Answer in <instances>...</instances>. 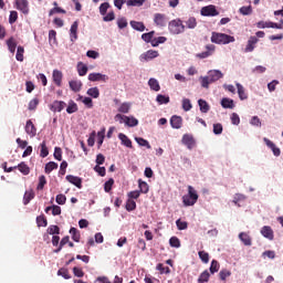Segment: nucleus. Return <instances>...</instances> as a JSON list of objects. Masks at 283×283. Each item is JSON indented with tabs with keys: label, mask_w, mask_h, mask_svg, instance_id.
Instances as JSON below:
<instances>
[{
	"label": "nucleus",
	"mask_w": 283,
	"mask_h": 283,
	"mask_svg": "<svg viewBox=\"0 0 283 283\" xmlns=\"http://www.w3.org/2000/svg\"><path fill=\"white\" fill-rule=\"evenodd\" d=\"M211 43H216L217 45H229V43H235V38L227 33L212 32Z\"/></svg>",
	"instance_id": "nucleus-1"
},
{
	"label": "nucleus",
	"mask_w": 283,
	"mask_h": 283,
	"mask_svg": "<svg viewBox=\"0 0 283 283\" xmlns=\"http://www.w3.org/2000/svg\"><path fill=\"white\" fill-rule=\"evenodd\" d=\"M198 191L192 186H188V193L182 197V203L185 207H193L198 202Z\"/></svg>",
	"instance_id": "nucleus-2"
},
{
	"label": "nucleus",
	"mask_w": 283,
	"mask_h": 283,
	"mask_svg": "<svg viewBox=\"0 0 283 283\" xmlns=\"http://www.w3.org/2000/svg\"><path fill=\"white\" fill-rule=\"evenodd\" d=\"M168 30L170 34H182V32L186 30V27L182 24V20L175 19L168 23Z\"/></svg>",
	"instance_id": "nucleus-3"
},
{
	"label": "nucleus",
	"mask_w": 283,
	"mask_h": 283,
	"mask_svg": "<svg viewBox=\"0 0 283 283\" xmlns=\"http://www.w3.org/2000/svg\"><path fill=\"white\" fill-rule=\"evenodd\" d=\"M200 14L201 17H218V14H220V11L216 8V6L210 4L201 8Z\"/></svg>",
	"instance_id": "nucleus-4"
},
{
	"label": "nucleus",
	"mask_w": 283,
	"mask_h": 283,
	"mask_svg": "<svg viewBox=\"0 0 283 283\" xmlns=\"http://www.w3.org/2000/svg\"><path fill=\"white\" fill-rule=\"evenodd\" d=\"M154 23L157 28H165L169 23V18L165 13H155Z\"/></svg>",
	"instance_id": "nucleus-5"
},
{
	"label": "nucleus",
	"mask_w": 283,
	"mask_h": 283,
	"mask_svg": "<svg viewBox=\"0 0 283 283\" xmlns=\"http://www.w3.org/2000/svg\"><path fill=\"white\" fill-rule=\"evenodd\" d=\"M88 81H91L92 83H107V81H109V76L102 73H91L88 74Z\"/></svg>",
	"instance_id": "nucleus-6"
},
{
	"label": "nucleus",
	"mask_w": 283,
	"mask_h": 283,
	"mask_svg": "<svg viewBox=\"0 0 283 283\" xmlns=\"http://www.w3.org/2000/svg\"><path fill=\"white\" fill-rule=\"evenodd\" d=\"M15 4L17 10H20V12H22L23 14H28L30 12V3L28 2V0H17Z\"/></svg>",
	"instance_id": "nucleus-7"
},
{
	"label": "nucleus",
	"mask_w": 283,
	"mask_h": 283,
	"mask_svg": "<svg viewBox=\"0 0 283 283\" xmlns=\"http://www.w3.org/2000/svg\"><path fill=\"white\" fill-rule=\"evenodd\" d=\"M24 129L28 136H30V138H34V136H36V126H34V123H32V119L27 120Z\"/></svg>",
	"instance_id": "nucleus-8"
},
{
	"label": "nucleus",
	"mask_w": 283,
	"mask_h": 283,
	"mask_svg": "<svg viewBox=\"0 0 283 283\" xmlns=\"http://www.w3.org/2000/svg\"><path fill=\"white\" fill-rule=\"evenodd\" d=\"M66 180L67 182H71V185H74V187H77V189H83V179H81V177L67 175Z\"/></svg>",
	"instance_id": "nucleus-9"
},
{
	"label": "nucleus",
	"mask_w": 283,
	"mask_h": 283,
	"mask_svg": "<svg viewBox=\"0 0 283 283\" xmlns=\"http://www.w3.org/2000/svg\"><path fill=\"white\" fill-rule=\"evenodd\" d=\"M206 50L207 51L197 54V57L198 59H209V56H211V54H213V52H216V45L208 44V45H206Z\"/></svg>",
	"instance_id": "nucleus-10"
},
{
	"label": "nucleus",
	"mask_w": 283,
	"mask_h": 283,
	"mask_svg": "<svg viewBox=\"0 0 283 283\" xmlns=\"http://www.w3.org/2000/svg\"><path fill=\"white\" fill-rule=\"evenodd\" d=\"M53 83L57 86L61 87L63 83V72L59 70H54L52 74Z\"/></svg>",
	"instance_id": "nucleus-11"
},
{
	"label": "nucleus",
	"mask_w": 283,
	"mask_h": 283,
	"mask_svg": "<svg viewBox=\"0 0 283 283\" xmlns=\"http://www.w3.org/2000/svg\"><path fill=\"white\" fill-rule=\"evenodd\" d=\"M70 36L72 43H74L76 39H78V21L73 22V24L71 25Z\"/></svg>",
	"instance_id": "nucleus-12"
},
{
	"label": "nucleus",
	"mask_w": 283,
	"mask_h": 283,
	"mask_svg": "<svg viewBox=\"0 0 283 283\" xmlns=\"http://www.w3.org/2000/svg\"><path fill=\"white\" fill-rule=\"evenodd\" d=\"M158 51L148 50L147 52L140 55V61H151L153 59H157Z\"/></svg>",
	"instance_id": "nucleus-13"
},
{
	"label": "nucleus",
	"mask_w": 283,
	"mask_h": 283,
	"mask_svg": "<svg viewBox=\"0 0 283 283\" xmlns=\"http://www.w3.org/2000/svg\"><path fill=\"white\" fill-rule=\"evenodd\" d=\"M182 144L186 145V147H188L189 149H191L192 147H196V139H193V136L191 135H184L182 136Z\"/></svg>",
	"instance_id": "nucleus-14"
},
{
	"label": "nucleus",
	"mask_w": 283,
	"mask_h": 283,
	"mask_svg": "<svg viewBox=\"0 0 283 283\" xmlns=\"http://www.w3.org/2000/svg\"><path fill=\"white\" fill-rule=\"evenodd\" d=\"M259 41L260 40L258 39V36H250V39L248 40V44L244 49V52H253L255 50V44Z\"/></svg>",
	"instance_id": "nucleus-15"
},
{
	"label": "nucleus",
	"mask_w": 283,
	"mask_h": 283,
	"mask_svg": "<svg viewBox=\"0 0 283 283\" xmlns=\"http://www.w3.org/2000/svg\"><path fill=\"white\" fill-rule=\"evenodd\" d=\"M223 74L219 70L209 71L208 78H210V83H216V81H220Z\"/></svg>",
	"instance_id": "nucleus-16"
},
{
	"label": "nucleus",
	"mask_w": 283,
	"mask_h": 283,
	"mask_svg": "<svg viewBox=\"0 0 283 283\" xmlns=\"http://www.w3.org/2000/svg\"><path fill=\"white\" fill-rule=\"evenodd\" d=\"M261 234L263 235V238H266L268 240H273V238H275L273 229L269 226H264L261 229Z\"/></svg>",
	"instance_id": "nucleus-17"
},
{
	"label": "nucleus",
	"mask_w": 283,
	"mask_h": 283,
	"mask_svg": "<svg viewBox=\"0 0 283 283\" xmlns=\"http://www.w3.org/2000/svg\"><path fill=\"white\" fill-rule=\"evenodd\" d=\"M170 125L174 129H180V127H182V117L174 115L170 118Z\"/></svg>",
	"instance_id": "nucleus-18"
},
{
	"label": "nucleus",
	"mask_w": 283,
	"mask_h": 283,
	"mask_svg": "<svg viewBox=\"0 0 283 283\" xmlns=\"http://www.w3.org/2000/svg\"><path fill=\"white\" fill-rule=\"evenodd\" d=\"M118 138H119L122 145H124V147H128V149H132V147H134L132 145V139H129V137H127V135L119 133Z\"/></svg>",
	"instance_id": "nucleus-19"
},
{
	"label": "nucleus",
	"mask_w": 283,
	"mask_h": 283,
	"mask_svg": "<svg viewBox=\"0 0 283 283\" xmlns=\"http://www.w3.org/2000/svg\"><path fill=\"white\" fill-rule=\"evenodd\" d=\"M65 102L55 101L51 105V112H63V109H65Z\"/></svg>",
	"instance_id": "nucleus-20"
},
{
	"label": "nucleus",
	"mask_w": 283,
	"mask_h": 283,
	"mask_svg": "<svg viewBox=\"0 0 283 283\" xmlns=\"http://www.w3.org/2000/svg\"><path fill=\"white\" fill-rule=\"evenodd\" d=\"M7 48L9 50V52H11V54H14V52H17V40L14 38H9L7 40Z\"/></svg>",
	"instance_id": "nucleus-21"
},
{
	"label": "nucleus",
	"mask_w": 283,
	"mask_h": 283,
	"mask_svg": "<svg viewBox=\"0 0 283 283\" xmlns=\"http://www.w3.org/2000/svg\"><path fill=\"white\" fill-rule=\"evenodd\" d=\"M14 169H19L20 172L23 174V176H28L30 174V167L25 161L20 163L18 166H14Z\"/></svg>",
	"instance_id": "nucleus-22"
},
{
	"label": "nucleus",
	"mask_w": 283,
	"mask_h": 283,
	"mask_svg": "<svg viewBox=\"0 0 283 283\" xmlns=\"http://www.w3.org/2000/svg\"><path fill=\"white\" fill-rule=\"evenodd\" d=\"M70 88L72 90V92H78L82 87H83V82L78 81V80H73L71 82H69Z\"/></svg>",
	"instance_id": "nucleus-23"
},
{
	"label": "nucleus",
	"mask_w": 283,
	"mask_h": 283,
	"mask_svg": "<svg viewBox=\"0 0 283 283\" xmlns=\"http://www.w3.org/2000/svg\"><path fill=\"white\" fill-rule=\"evenodd\" d=\"M239 240H241L245 247H251L252 244L251 237L247 232H241L239 234Z\"/></svg>",
	"instance_id": "nucleus-24"
},
{
	"label": "nucleus",
	"mask_w": 283,
	"mask_h": 283,
	"mask_svg": "<svg viewBox=\"0 0 283 283\" xmlns=\"http://www.w3.org/2000/svg\"><path fill=\"white\" fill-rule=\"evenodd\" d=\"M34 190H28L23 196V205H30V201L34 200Z\"/></svg>",
	"instance_id": "nucleus-25"
},
{
	"label": "nucleus",
	"mask_w": 283,
	"mask_h": 283,
	"mask_svg": "<svg viewBox=\"0 0 283 283\" xmlns=\"http://www.w3.org/2000/svg\"><path fill=\"white\" fill-rule=\"evenodd\" d=\"M221 106L224 109H233V107H235V104H233V99H229L227 97L221 99Z\"/></svg>",
	"instance_id": "nucleus-26"
},
{
	"label": "nucleus",
	"mask_w": 283,
	"mask_h": 283,
	"mask_svg": "<svg viewBox=\"0 0 283 283\" xmlns=\"http://www.w3.org/2000/svg\"><path fill=\"white\" fill-rule=\"evenodd\" d=\"M138 187L140 193H149V184H147V181H143V179H139Z\"/></svg>",
	"instance_id": "nucleus-27"
},
{
	"label": "nucleus",
	"mask_w": 283,
	"mask_h": 283,
	"mask_svg": "<svg viewBox=\"0 0 283 283\" xmlns=\"http://www.w3.org/2000/svg\"><path fill=\"white\" fill-rule=\"evenodd\" d=\"M198 105H199L200 112L202 114H207L209 112V109H211V107L209 106V103H207V101H205V99H199Z\"/></svg>",
	"instance_id": "nucleus-28"
},
{
	"label": "nucleus",
	"mask_w": 283,
	"mask_h": 283,
	"mask_svg": "<svg viewBox=\"0 0 283 283\" xmlns=\"http://www.w3.org/2000/svg\"><path fill=\"white\" fill-rule=\"evenodd\" d=\"M148 85H149L150 90H153L154 92H160V83H158V80L151 77L148 81Z\"/></svg>",
	"instance_id": "nucleus-29"
},
{
	"label": "nucleus",
	"mask_w": 283,
	"mask_h": 283,
	"mask_svg": "<svg viewBox=\"0 0 283 283\" xmlns=\"http://www.w3.org/2000/svg\"><path fill=\"white\" fill-rule=\"evenodd\" d=\"M186 28H188V30H196V28H198V20H196L193 17H190L186 21Z\"/></svg>",
	"instance_id": "nucleus-30"
},
{
	"label": "nucleus",
	"mask_w": 283,
	"mask_h": 283,
	"mask_svg": "<svg viewBox=\"0 0 283 283\" xmlns=\"http://www.w3.org/2000/svg\"><path fill=\"white\" fill-rule=\"evenodd\" d=\"M210 277H211V274L209 273V270H206V271H203V272L199 275L197 282H198V283H207V282H209V279H210Z\"/></svg>",
	"instance_id": "nucleus-31"
},
{
	"label": "nucleus",
	"mask_w": 283,
	"mask_h": 283,
	"mask_svg": "<svg viewBox=\"0 0 283 283\" xmlns=\"http://www.w3.org/2000/svg\"><path fill=\"white\" fill-rule=\"evenodd\" d=\"M130 27L137 32H145V23L138 21H130Z\"/></svg>",
	"instance_id": "nucleus-32"
},
{
	"label": "nucleus",
	"mask_w": 283,
	"mask_h": 283,
	"mask_svg": "<svg viewBox=\"0 0 283 283\" xmlns=\"http://www.w3.org/2000/svg\"><path fill=\"white\" fill-rule=\"evenodd\" d=\"M87 65H85L83 62L77 63V74L78 76H85L87 74Z\"/></svg>",
	"instance_id": "nucleus-33"
},
{
	"label": "nucleus",
	"mask_w": 283,
	"mask_h": 283,
	"mask_svg": "<svg viewBox=\"0 0 283 283\" xmlns=\"http://www.w3.org/2000/svg\"><path fill=\"white\" fill-rule=\"evenodd\" d=\"M54 169H59V164H56L54 161H50L45 165L44 171H45V174H52V171H54Z\"/></svg>",
	"instance_id": "nucleus-34"
},
{
	"label": "nucleus",
	"mask_w": 283,
	"mask_h": 283,
	"mask_svg": "<svg viewBox=\"0 0 283 283\" xmlns=\"http://www.w3.org/2000/svg\"><path fill=\"white\" fill-rule=\"evenodd\" d=\"M135 140L139 145V147H146L147 149H151V145L147 139L143 137H136Z\"/></svg>",
	"instance_id": "nucleus-35"
},
{
	"label": "nucleus",
	"mask_w": 283,
	"mask_h": 283,
	"mask_svg": "<svg viewBox=\"0 0 283 283\" xmlns=\"http://www.w3.org/2000/svg\"><path fill=\"white\" fill-rule=\"evenodd\" d=\"M70 234L72 235V240H74V242H81V232H78L76 228H71Z\"/></svg>",
	"instance_id": "nucleus-36"
},
{
	"label": "nucleus",
	"mask_w": 283,
	"mask_h": 283,
	"mask_svg": "<svg viewBox=\"0 0 283 283\" xmlns=\"http://www.w3.org/2000/svg\"><path fill=\"white\" fill-rule=\"evenodd\" d=\"M143 3H145V0H126V6H128V8H140Z\"/></svg>",
	"instance_id": "nucleus-37"
},
{
	"label": "nucleus",
	"mask_w": 283,
	"mask_h": 283,
	"mask_svg": "<svg viewBox=\"0 0 283 283\" xmlns=\"http://www.w3.org/2000/svg\"><path fill=\"white\" fill-rule=\"evenodd\" d=\"M23 54H25V49L23 46L19 45L17 49L15 59L20 63H23Z\"/></svg>",
	"instance_id": "nucleus-38"
},
{
	"label": "nucleus",
	"mask_w": 283,
	"mask_h": 283,
	"mask_svg": "<svg viewBox=\"0 0 283 283\" xmlns=\"http://www.w3.org/2000/svg\"><path fill=\"white\" fill-rule=\"evenodd\" d=\"M237 90H238L239 98H241V101H247L248 96H247V93L244 92V86L238 83Z\"/></svg>",
	"instance_id": "nucleus-39"
},
{
	"label": "nucleus",
	"mask_w": 283,
	"mask_h": 283,
	"mask_svg": "<svg viewBox=\"0 0 283 283\" xmlns=\"http://www.w3.org/2000/svg\"><path fill=\"white\" fill-rule=\"evenodd\" d=\"M87 95L92 96V98H98L101 96V91H98V87H91L87 90Z\"/></svg>",
	"instance_id": "nucleus-40"
},
{
	"label": "nucleus",
	"mask_w": 283,
	"mask_h": 283,
	"mask_svg": "<svg viewBox=\"0 0 283 283\" xmlns=\"http://www.w3.org/2000/svg\"><path fill=\"white\" fill-rule=\"evenodd\" d=\"M125 125L127 127H136L138 125V119H136L135 117L126 116Z\"/></svg>",
	"instance_id": "nucleus-41"
},
{
	"label": "nucleus",
	"mask_w": 283,
	"mask_h": 283,
	"mask_svg": "<svg viewBox=\"0 0 283 283\" xmlns=\"http://www.w3.org/2000/svg\"><path fill=\"white\" fill-rule=\"evenodd\" d=\"M220 271V263L217 260H212L210 264V273L213 275Z\"/></svg>",
	"instance_id": "nucleus-42"
},
{
	"label": "nucleus",
	"mask_w": 283,
	"mask_h": 283,
	"mask_svg": "<svg viewBox=\"0 0 283 283\" xmlns=\"http://www.w3.org/2000/svg\"><path fill=\"white\" fill-rule=\"evenodd\" d=\"M156 101L159 105H167V103H169L170 99L169 96L167 95L158 94Z\"/></svg>",
	"instance_id": "nucleus-43"
},
{
	"label": "nucleus",
	"mask_w": 283,
	"mask_h": 283,
	"mask_svg": "<svg viewBox=\"0 0 283 283\" xmlns=\"http://www.w3.org/2000/svg\"><path fill=\"white\" fill-rule=\"evenodd\" d=\"M239 12L240 14H243V17H249V14H253V8L251 6L241 7Z\"/></svg>",
	"instance_id": "nucleus-44"
},
{
	"label": "nucleus",
	"mask_w": 283,
	"mask_h": 283,
	"mask_svg": "<svg viewBox=\"0 0 283 283\" xmlns=\"http://www.w3.org/2000/svg\"><path fill=\"white\" fill-rule=\"evenodd\" d=\"M129 109H132V104L125 102L119 106L118 112L120 114H129Z\"/></svg>",
	"instance_id": "nucleus-45"
},
{
	"label": "nucleus",
	"mask_w": 283,
	"mask_h": 283,
	"mask_svg": "<svg viewBox=\"0 0 283 283\" xmlns=\"http://www.w3.org/2000/svg\"><path fill=\"white\" fill-rule=\"evenodd\" d=\"M155 34H156V31H150L148 33H144L142 35V39L143 41H145V43H151Z\"/></svg>",
	"instance_id": "nucleus-46"
},
{
	"label": "nucleus",
	"mask_w": 283,
	"mask_h": 283,
	"mask_svg": "<svg viewBox=\"0 0 283 283\" xmlns=\"http://www.w3.org/2000/svg\"><path fill=\"white\" fill-rule=\"evenodd\" d=\"M40 147H41V151H40L41 158H48L50 150H48V146H46L45 142H42Z\"/></svg>",
	"instance_id": "nucleus-47"
},
{
	"label": "nucleus",
	"mask_w": 283,
	"mask_h": 283,
	"mask_svg": "<svg viewBox=\"0 0 283 283\" xmlns=\"http://www.w3.org/2000/svg\"><path fill=\"white\" fill-rule=\"evenodd\" d=\"M67 114H75V112H78V105H76V103H74L73 101H71L69 103V106L66 108Z\"/></svg>",
	"instance_id": "nucleus-48"
},
{
	"label": "nucleus",
	"mask_w": 283,
	"mask_h": 283,
	"mask_svg": "<svg viewBox=\"0 0 283 283\" xmlns=\"http://www.w3.org/2000/svg\"><path fill=\"white\" fill-rule=\"evenodd\" d=\"M46 231L49 235H59V233H61V228H59V226H50Z\"/></svg>",
	"instance_id": "nucleus-49"
},
{
	"label": "nucleus",
	"mask_w": 283,
	"mask_h": 283,
	"mask_svg": "<svg viewBox=\"0 0 283 283\" xmlns=\"http://www.w3.org/2000/svg\"><path fill=\"white\" fill-rule=\"evenodd\" d=\"M169 244L172 249H180V239H178V237H171L169 239Z\"/></svg>",
	"instance_id": "nucleus-50"
},
{
	"label": "nucleus",
	"mask_w": 283,
	"mask_h": 283,
	"mask_svg": "<svg viewBox=\"0 0 283 283\" xmlns=\"http://www.w3.org/2000/svg\"><path fill=\"white\" fill-rule=\"evenodd\" d=\"M45 185H48V180L45 179V176H40L39 177V184H38V191H43V188L45 187Z\"/></svg>",
	"instance_id": "nucleus-51"
},
{
	"label": "nucleus",
	"mask_w": 283,
	"mask_h": 283,
	"mask_svg": "<svg viewBox=\"0 0 283 283\" xmlns=\"http://www.w3.org/2000/svg\"><path fill=\"white\" fill-rule=\"evenodd\" d=\"M78 101H82V103H84V105H86V107H88V109H92L94 107V103L92 102L91 97H84L80 96Z\"/></svg>",
	"instance_id": "nucleus-52"
},
{
	"label": "nucleus",
	"mask_w": 283,
	"mask_h": 283,
	"mask_svg": "<svg viewBox=\"0 0 283 283\" xmlns=\"http://www.w3.org/2000/svg\"><path fill=\"white\" fill-rule=\"evenodd\" d=\"M176 224H177V229H178L179 231H185V230L188 229V227H189V223H187V221H182V220H180V219H178V220L176 221Z\"/></svg>",
	"instance_id": "nucleus-53"
},
{
	"label": "nucleus",
	"mask_w": 283,
	"mask_h": 283,
	"mask_svg": "<svg viewBox=\"0 0 283 283\" xmlns=\"http://www.w3.org/2000/svg\"><path fill=\"white\" fill-rule=\"evenodd\" d=\"M114 187V178L108 179L105 184H104V191L106 193H109V191H112V188Z\"/></svg>",
	"instance_id": "nucleus-54"
},
{
	"label": "nucleus",
	"mask_w": 283,
	"mask_h": 283,
	"mask_svg": "<svg viewBox=\"0 0 283 283\" xmlns=\"http://www.w3.org/2000/svg\"><path fill=\"white\" fill-rule=\"evenodd\" d=\"M219 277L222 282H226L227 281V277H231V271L229 270H221L219 272Z\"/></svg>",
	"instance_id": "nucleus-55"
},
{
	"label": "nucleus",
	"mask_w": 283,
	"mask_h": 283,
	"mask_svg": "<svg viewBox=\"0 0 283 283\" xmlns=\"http://www.w3.org/2000/svg\"><path fill=\"white\" fill-rule=\"evenodd\" d=\"M36 224L38 227H48V219L45 218V216L36 217Z\"/></svg>",
	"instance_id": "nucleus-56"
},
{
	"label": "nucleus",
	"mask_w": 283,
	"mask_h": 283,
	"mask_svg": "<svg viewBox=\"0 0 283 283\" xmlns=\"http://www.w3.org/2000/svg\"><path fill=\"white\" fill-rule=\"evenodd\" d=\"M191 107H193L191 105V101L189 98H184L182 99V109H184V112H190Z\"/></svg>",
	"instance_id": "nucleus-57"
},
{
	"label": "nucleus",
	"mask_w": 283,
	"mask_h": 283,
	"mask_svg": "<svg viewBox=\"0 0 283 283\" xmlns=\"http://www.w3.org/2000/svg\"><path fill=\"white\" fill-rule=\"evenodd\" d=\"M57 275H61L62 277H64V280H70L72 276L70 275V271H67V269L62 268L57 271Z\"/></svg>",
	"instance_id": "nucleus-58"
},
{
	"label": "nucleus",
	"mask_w": 283,
	"mask_h": 283,
	"mask_svg": "<svg viewBox=\"0 0 283 283\" xmlns=\"http://www.w3.org/2000/svg\"><path fill=\"white\" fill-rule=\"evenodd\" d=\"M107 10H109V2H103L99 6V13L102 14V17H105V14H107Z\"/></svg>",
	"instance_id": "nucleus-59"
},
{
	"label": "nucleus",
	"mask_w": 283,
	"mask_h": 283,
	"mask_svg": "<svg viewBox=\"0 0 283 283\" xmlns=\"http://www.w3.org/2000/svg\"><path fill=\"white\" fill-rule=\"evenodd\" d=\"M199 258L203 264H209V254L206 251H199Z\"/></svg>",
	"instance_id": "nucleus-60"
},
{
	"label": "nucleus",
	"mask_w": 283,
	"mask_h": 283,
	"mask_svg": "<svg viewBox=\"0 0 283 283\" xmlns=\"http://www.w3.org/2000/svg\"><path fill=\"white\" fill-rule=\"evenodd\" d=\"M39 107V98H33L29 102V109L30 112H34Z\"/></svg>",
	"instance_id": "nucleus-61"
},
{
	"label": "nucleus",
	"mask_w": 283,
	"mask_h": 283,
	"mask_svg": "<svg viewBox=\"0 0 283 283\" xmlns=\"http://www.w3.org/2000/svg\"><path fill=\"white\" fill-rule=\"evenodd\" d=\"M73 274L75 275V277H84L85 276V272L83 271V269L75 266L73 268Z\"/></svg>",
	"instance_id": "nucleus-62"
},
{
	"label": "nucleus",
	"mask_w": 283,
	"mask_h": 283,
	"mask_svg": "<svg viewBox=\"0 0 283 283\" xmlns=\"http://www.w3.org/2000/svg\"><path fill=\"white\" fill-rule=\"evenodd\" d=\"M135 209H136V201H134L133 199H128L126 202V210L135 211Z\"/></svg>",
	"instance_id": "nucleus-63"
},
{
	"label": "nucleus",
	"mask_w": 283,
	"mask_h": 283,
	"mask_svg": "<svg viewBox=\"0 0 283 283\" xmlns=\"http://www.w3.org/2000/svg\"><path fill=\"white\" fill-rule=\"evenodd\" d=\"M117 25H118L119 30L127 28V19L126 18L117 19Z\"/></svg>",
	"instance_id": "nucleus-64"
}]
</instances>
